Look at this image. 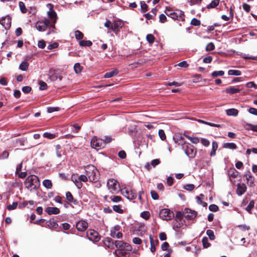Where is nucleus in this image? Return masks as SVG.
<instances>
[{"instance_id":"6e6d98bb","label":"nucleus","mask_w":257,"mask_h":257,"mask_svg":"<svg viewBox=\"0 0 257 257\" xmlns=\"http://www.w3.org/2000/svg\"><path fill=\"white\" fill-rule=\"evenodd\" d=\"M141 7L143 12H146L148 11V6L144 2H141Z\"/></svg>"},{"instance_id":"aec40b11","label":"nucleus","mask_w":257,"mask_h":257,"mask_svg":"<svg viewBox=\"0 0 257 257\" xmlns=\"http://www.w3.org/2000/svg\"><path fill=\"white\" fill-rule=\"evenodd\" d=\"M244 176L246 177V183L250 187L254 186V178L250 172L248 171L247 173L244 175Z\"/></svg>"},{"instance_id":"b1692460","label":"nucleus","mask_w":257,"mask_h":257,"mask_svg":"<svg viewBox=\"0 0 257 257\" xmlns=\"http://www.w3.org/2000/svg\"><path fill=\"white\" fill-rule=\"evenodd\" d=\"M240 91V89L238 87L230 86L226 88V93H228L230 94L238 93Z\"/></svg>"},{"instance_id":"a878e982","label":"nucleus","mask_w":257,"mask_h":257,"mask_svg":"<svg viewBox=\"0 0 257 257\" xmlns=\"http://www.w3.org/2000/svg\"><path fill=\"white\" fill-rule=\"evenodd\" d=\"M184 136L194 144H197L199 143L200 140L198 137L190 136L186 135V133L184 134Z\"/></svg>"},{"instance_id":"4c0bfd02","label":"nucleus","mask_w":257,"mask_h":257,"mask_svg":"<svg viewBox=\"0 0 257 257\" xmlns=\"http://www.w3.org/2000/svg\"><path fill=\"white\" fill-rule=\"evenodd\" d=\"M226 149L235 150L237 149V146L233 143H226Z\"/></svg>"},{"instance_id":"c756f323","label":"nucleus","mask_w":257,"mask_h":257,"mask_svg":"<svg viewBox=\"0 0 257 257\" xmlns=\"http://www.w3.org/2000/svg\"><path fill=\"white\" fill-rule=\"evenodd\" d=\"M74 69L76 74H80L83 70V67L80 65V63H77L74 66Z\"/></svg>"},{"instance_id":"dca6fc26","label":"nucleus","mask_w":257,"mask_h":257,"mask_svg":"<svg viewBox=\"0 0 257 257\" xmlns=\"http://www.w3.org/2000/svg\"><path fill=\"white\" fill-rule=\"evenodd\" d=\"M239 172L234 168H231L228 171V175L229 177L230 181L234 184L235 182V179L238 176Z\"/></svg>"},{"instance_id":"f3484780","label":"nucleus","mask_w":257,"mask_h":257,"mask_svg":"<svg viewBox=\"0 0 257 257\" xmlns=\"http://www.w3.org/2000/svg\"><path fill=\"white\" fill-rule=\"evenodd\" d=\"M0 24L6 29H8L11 26V18L9 16L4 17L1 20Z\"/></svg>"},{"instance_id":"c85d7f7f","label":"nucleus","mask_w":257,"mask_h":257,"mask_svg":"<svg viewBox=\"0 0 257 257\" xmlns=\"http://www.w3.org/2000/svg\"><path fill=\"white\" fill-rule=\"evenodd\" d=\"M242 80L241 77H236L232 79H230V77H226V81H227V83L230 84L232 83H234L237 82H240Z\"/></svg>"},{"instance_id":"de8ad7c7","label":"nucleus","mask_w":257,"mask_h":257,"mask_svg":"<svg viewBox=\"0 0 257 257\" xmlns=\"http://www.w3.org/2000/svg\"><path fill=\"white\" fill-rule=\"evenodd\" d=\"M110 199L113 202H118L121 200V197L119 196H112L110 197Z\"/></svg>"},{"instance_id":"f03ea898","label":"nucleus","mask_w":257,"mask_h":257,"mask_svg":"<svg viewBox=\"0 0 257 257\" xmlns=\"http://www.w3.org/2000/svg\"><path fill=\"white\" fill-rule=\"evenodd\" d=\"M86 174L91 182H96L98 179V171L93 165H88L85 169Z\"/></svg>"},{"instance_id":"423d86ee","label":"nucleus","mask_w":257,"mask_h":257,"mask_svg":"<svg viewBox=\"0 0 257 257\" xmlns=\"http://www.w3.org/2000/svg\"><path fill=\"white\" fill-rule=\"evenodd\" d=\"M160 217L164 220H170L174 217V213L170 209L164 208L160 211Z\"/></svg>"},{"instance_id":"0e129e2a","label":"nucleus","mask_w":257,"mask_h":257,"mask_svg":"<svg viewBox=\"0 0 257 257\" xmlns=\"http://www.w3.org/2000/svg\"><path fill=\"white\" fill-rule=\"evenodd\" d=\"M160 163V160L156 159H154L151 161V165L153 167H155L157 165H159Z\"/></svg>"},{"instance_id":"ddd939ff","label":"nucleus","mask_w":257,"mask_h":257,"mask_svg":"<svg viewBox=\"0 0 257 257\" xmlns=\"http://www.w3.org/2000/svg\"><path fill=\"white\" fill-rule=\"evenodd\" d=\"M173 140L175 144L178 145H181L182 147L186 145L188 143H186L184 140L183 136L179 133L176 134L173 137Z\"/></svg>"},{"instance_id":"6e6552de","label":"nucleus","mask_w":257,"mask_h":257,"mask_svg":"<svg viewBox=\"0 0 257 257\" xmlns=\"http://www.w3.org/2000/svg\"><path fill=\"white\" fill-rule=\"evenodd\" d=\"M105 146V143L102 139L97 138L93 137L91 141V146L92 148L96 150H99L103 148Z\"/></svg>"},{"instance_id":"39448f33","label":"nucleus","mask_w":257,"mask_h":257,"mask_svg":"<svg viewBox=\"0 0 257 257\" xmlns=\"http://www.w3.org/2000/svg\"><path fill=\"white\" fill-rule=\"evenodd\" d=\"M182 149L185 151V154L190 158H194L196 154L197 151L195 147L187 143L182 147Z\"/></svg>"},{"instance_id":"603ef678","label":"nucleus","mask_w":257,"mask_h":257,"mask_svg":"<svg viewBox=\"0 0 257 257\" xmlns=\"http://www.w3.org/2000/svg\"><path fill=\"white\" fill-rule=\"evenodd\" d=\"M58 74H59L58 73L54 72L51 75H50L49 78L52 81H56L58 79Z\"/></svg>"},{"instance_id":"4468645a","label":"nucleus","mask_w":257,"mask_h":257,"mask_svg":"<svg viewBox=\"0 0 257 257\" xmlns=\"http://www.w3.org/2000/svg\"><path fill=\"white\" fill-rule=\"evenodd\" d=\"M123 25V24L121 21L116 20L114 21L111 24L110 29L115 33V34H117L119 31L120 29L122 27Z\"/></svg>"},{"instance_id":"0eeeda50","label":"nucleus","mask_w":257,"mask_h":257,"mask_svg":"<svg viewBox=\"0 0 257 257\" xmlns=\"http://www.w3.org/2000/svg\"><path fill=\"white\" fill-rule=\"evenodd\" d=\"M108 190L112 193H116L119 190V185L117 181L113 179H109L107 182Z\"/></svg>"},{"instance_id":"c9c22d12","label":"nucleus","mask_w":257,"mask_h":257,"mask_svg":"<svg viewBox=\"0 0 257 257\" xmlns=\"http://www.w3.org/2000/svg\"><path fill=\"white\" fill-rule=\"evenodd\" d=\"M219 0H213L211 3L207 6V9H211L215 8L219 4Z\"/></svg>"},{"instance_id":"9d476101","label":"nucleus","mask_w":257,"mask_h":257,"mask_svg":"<svg viewBox=\"0 0 257 257\" xmlns=\"http://www.w3.org/2000/svg\"><path fill=\"white\" fill-rule=\"evenodd\" d=\"M121 194L126 197L128 199L133 200L136 198L137 194L134 191L130 188H124L121 189Z\"/></svg>"},{"instance_id":"4d7b16f0","label":"nucleus","mask_w":257,"mask_h":257,"mask_svg":"<svg viewBox=\"0 0 257 257\" xmlns=\"http://www.w3.org/2000/svg\"><path fill=\"white\" fill-rule=\"evenodd\" d=\"M141 216L142 218L145 219H148L149 218L150 214L148 211H144L141 213Z\"/></svg>"},{"instance_id":"f8f14e48","label":"nucleus","mask_w":257,"mask_h":257,"mask_svg":"<svg viewBox=\"0 0 257 257\" xmlns=\"http://www.w3.org/2000/svg\"><path fill=\"white\" fill-rule=\"evenodd\" d=\"M120 226L118 225H115L110 230V236L113 238H121L122 233L119 232Z\"/></svg>"},{"instance_id":"a19ab883","label":"nucleus","mask_w":257,"mask_h":257,"mask_svg":"<svg viewBox=\"0 0 257 257\" xmlns=\"http://www.w3.org/2000/svg\"><path fill=\"white\" fill-rule=\"evenodd\" d=\"M19 5L22 13L23 14L26 13L27 10L25 7L24 3L22 2H19Z\"/></svg>"},{"instance_id":"4be33fe9","label":"nucleus","mask_w":257,"mask_h":257,"mask_svg":"<svg viewBox=\"0 0 257 257\" xmlns=\"http://www.w3.org/2000/svg\"><path fill=\"white\" fill-rule=\"evenodd\" d=\"M151 243V251L152 252H154L156 250V246L158 245L159 240L158 239L154 240L153 236L152 235H150L149 236Z\"/></svg>"},{"instance_id":"bb28decb","label":"nucleus","mask_w":257,"mask_h":257,"mask_svg":"<svg viewBox=\"0 0 257 257\" xmlns=\"http://www.w3.org/2000/svg\"><path fill=\"white\" fill-rule=\"evenodd\" d=\"M226 113L229 116H236L238 113V111L235 108H230L226 110Z\"/></svg>"},{"instance_id":"7ed1b4c3","label":"nucleus","mask_w":257,"mask_h":257,"mask_svg":"<svg viewBox=\"0 0 257 257\" xmlns=\"http://www.w3.org/2000/svg\"><path fill=\"white\" fill-rule=\"evenodd\" d=\"M25 184L26 188L30 191L36 190L39 185V178L35 175H30L27 178Z\"/></svg>"},{"instance_id":"393cba45","label":"nucleus","mask_w":257,"mask_h":257,"mask_svg":"<svg viewBox=\"0 0 257 257\" xmlns=\"http://www.w3.org/2000/svg\"><path fill=\"white\" fill-rule=\"evenodd\" d=\"M66 197L67 200L69 202L73 203L75 205H77L78 204V201L73 198V197L71 192H67L66 193Z\"/></svg>"},{"instance_id":"6ab92c4d","label":"nucleus","mask_w":257,"mask_h":257,"mask_svg":"<svg viewBox=\"0 0 257 257\" xmlns=\"http://www.w3.org/2000/svg\"><path fill=\"white\" fill-rule=\"evenodd\" d=\"M246 186L244 183H238L236 190V194L238 196H241L246 191Z\"/></svg>"},{"instance_id":"412c9836","label":"nucleus","mask_w":257,"mask_h":257,"mask_svg":"<svg viewBox=\"0 0 257 257\" xmlns=\"http://www.w3.org/2000/svg\"><path fill=\"white\" fill-rule=\"evenodd\" d=\"M103 243L105 246L109 248H113L115 246V242H114L112 239L109 237L105 238L103 240Z\"/></svg>"},{"instance_id":"09e8293b","label":"nucleus","mask_w":257,"mask_h":257,"mask_svg":"<svg viewBox=\"0 0 257 257\" xmlns=\"http://www.w3.org/2000/svg\"><path fill=\"white\" fill-rule=\"evenodd\" d=\"M39 84L40 85V89L41 90H45L47 88V84L43 81H39Z\"/></svg>"},{"instance_id":"9b49d317","label":"nucleus","mask_w":257,"mask_h":257,"mask_svg":"<svg viewBox=\"0 0 257 257\" xmlns=\"http://www.w3.org/2000/svg\"><path fill=\"white\" fill-rule=\"evenodd\" d=\"M183 214L184 217L187 219L192 220L196 217L197 212L189 208H185L183 212Z\"/></svg>"},{"instance_id":"864d4df0","label":"nucleus","mask_w":257,"mask_h":257,"mask_svg":"<svg viewBox=\"0 0 257 257\" xmlns=\"http://www.w3.org/2000/svg\"><path fill=\"white\" fill-rule=\"evenodd\" d=\"M18 206V203L17 202H14L12 204H10L7 206V209L9 210L15 209Z\"/></svg>"},{"instance_id":"f257e3e1","label":"nucleus","mask_w":257,"mask_h":257,"mask_svg":"<svg viewBox=\"0 0 257 257\" xmlns=\"http://www.w3.org/2000/svg\"><path fill=\"white\" fill-rule=\"evenodd\" d=\"M47 8L49 11L47 12L48 18H44L42 20L37 21L35 24L36 28L40 32H43L47 28L54 29L55 25L56 23L57 17L56 12L53 10V5L51 4L47 5Z\"/></svg>"},{"instance_id":"052dcab7","label":"nucleus","mask_w":257,"mask_h":257,"mask_svg":"<svg viewBox=\"0 0 257 257\" xmlns=\"http://www.w3.org/2000/svg\"><path fill=\"white\" fill-rule=\"evenodd\" d=\"M151 196H152V198L154 199V200H157L159 199V195L155 191H154V190L151 191Z\"/></svg>"},{"instance_id":"37998d69","label":"nucleus","mask_w":257,"mask_h":257,"mask_svg":"<svg viewBox=\"0 0 257 257\" xmlns=\"http://www.w3.org/2000/svg\"><path fill=\"white\" fill-rule=\"evenodd\" d=\"M224 74V72L223 71H214L211 73V76L213 77H216L218 76H222Z\"/></svg>"},{"instance_id":"69168bd1","label":"nucleus","mask_w":257,"mask_h":257,"mask_svg":"<svg viewBox=\"0 0 257 257\" xmlns=\"http://www.w3.org/2000/svg\"><path fill=\"white\" fill-rule=\"evenodd\" d=\"M38 46L39 48H41V49L44 48L46 46V43H45V41H44L43 40L39 41L38 43Z\"/></svg>"},{"instance_id":"a18cd8bd","label":"nucleus","mask_w":257,"mask_h":257,"mask_svg":"<svg viewBox=\"0 0 257 257\" xmlns=\"http://www.w3.org/2000/svg\"><path fill=\"white\" fill-rule=\"evenodd\" d=\"M206 234H207V235L209 236V238L211 240H214V239L215 236H214V232H213V230H210V229L207 230V231H206Z\"/></svg>"},{"instance_id":"f704fd0d","label":"nucleus","mask_w":257,"mask_h":257,"mask_svg":"<svg viewBox=\"0 0 257 257\" xmlns=\"http://www.w3.org/2000/svg\"><path fill=\"white\" fill-rule=\"evenodd\" d=\"M196 120L200 123H204L205 124H207L211 126H214V127H220V125L219 124H215L213 123L201 120V119H196Z\"/></svg>"},{"instance_id":"a211bd4d","label":"nucleus","mask_w":257,"mask_h":257,"mask_svg":"<svg viewBox=\"0 0 257 257\" xmlns=\"http://www.w3.org/2000/svg\"><path fill=\"white\" fill-rule=\"evenodd\" d=\"M77 229L79 231H84L88 227V223L84 220H80L76 224Z\"/></svg>"},{"instance_id":"3c124183","label":"nucleus","mask_w":257,"mask_h":257,"mask_svg":"<svg viewBox=\"0 0 257 257\" xmlns=\"http://www.w3.org/2000/svg\"><path fill=\"white\" fill-rule=\"evenodd\" d=\"M191 24L193 26H198L200 25L201 22H200V20H199L196 18H193L191 20Z\"/></svg>"},{"instance_id":"7c9ffc66","label":"nucleus","mask_w":257,"mask_h":257,"mask_svg":"<svg viewBox=\"0 0 257 257\" xmlns=\"http://www.w3.org/2000/svg\"><path fill=\"white\" fill-rule=\"evenodd\" d=\"M43 186L47 189H51L52 187V183L50 180L45 179L43 181Z\"/></svg>"},{"instance_id":"13d9d810","label":"nucleus","mask_w":257,"mask_h":257,"mask_svg":"<svg viewBox=\"0 0 257 257\" xmlns=\"http://www.w3.org/2000/svg\"><path fill=\"white\" fill-rule=\"evenodd\" d=\"M242 8L247 13H249L250 11V5H249L246 3H243L242 4Z\"/></svg>"},{"instance_id":"72a5a7b5","label":"nucleus","mask_w":257,"mask_h":257,"mask_svg":"<svg viewBox=\"0 0 257 257\" xmlns=\"http://www.w3.org/2000/svg\"><path fill=\"white\" fill-rule=\"evenodd\" d=\"M79 45L80 46L82 47H85V46H91L92 45V43L91 41L89 40H81L79 42Z\"/></svg>"},{"instance_id":"473e14b6","label":"nucleus","mask_w":257,"mask_h":257,"mask_svg":"<svg viewBox=\"0 0 257 257\" xmlns=\"http://www.w3.org/2000/svg\"><path fill=\"white\" fill-rule=\"evenodd\" d=\"M229 75H234V76H239L241 74V72L240 70H229L227 72Z\"/></svg>"},{"instance_id":"5701e85b","label":"nucleus","mask_w":257,"mask_h":257,"mask_svg":"<svg viewBox=\"0 0 257 257\" xmlns=\"http://www.w3.org/2000/svg\"><path fill=\"white\" fill-rule=\"evenodd\" d=\"M46 211L49 215L57 214L60 213V209L55 207H48L46 208Z\"/></svg>"},{"instance_id":"5fc2aeb1","label":"nucleus","mask_w":257,"mask_h":257,"mask_svg":"<svg viewBox=\"0 0 257 257\" xmlns=\"http://www.w3.org/2000/svg\"><path fill=\"white\" fill-rule=\"evenodd\" d=\"M112 208L113 210L116 212L122 213L123 212V210L120 208V207L119 205H114L113 206Z\"/></svg>"},{"instance_id":"2f4dec72","label":"nucleus","mask_w":257,"mask_h":257,"mask_svg":"<svg viewBox=\"0 0 257 257\" xmlns=\"http://www.w3.org/2000/svg\"><path fill=\"white\" fill-rule=\"evenodd\" d=\"M254 206V201L253 200H251L249 202V204L245 208V210L248 212L249 213H251V211Z\"/></svg>"},{"instance_id":"ea45409f","label":"nucleus","mask_w":257,"mask_h":257,"mask_svg":"<svg viewBox=\"0 0 257 257\" xmlns=\"http://www.w3.org/2000/svg\"><path fill=\"white\" fill-rule=\"evenodd\" d=\"M75 36L77 40H81L83 38V33L79 30H76L75 32Z\"/></svg>"},{"instance_id":"2eb2a0df","label":"nucleus","mask_w":257,"mask_h":257,"mask_svg":"<svg viewBox=\"0 0 257 257\" xmlns=\"http://www.w3.org/2000/svg\"><path fill=\"white\" fill-rule=\"evenodd\" d=\"M87 235L90 240L93 241H98L100 239V237L98 235V233L93 230L88 231L87 232Z\"/></svg>"},{"instance_id":"bf43d9fd","label":"nucleus","mask_w":257,"mask_h":257,"mask_svg":"<svg viewBox=\"0 0 257 257\" xmlns=\"http://www.w3.org/2000/svg\"><path fill=\"white\" fill-rule=\"evenodd\" d=\"M214 45L212 43H210L207 44L206 47V50L207 51H212L214 49Z\"/></svg>"},{"instance_id":"1a4fd4ad","label":"nucleus","mask_w":257,"mask_h":257,"mask_svg":"<svg viewBox=\"0 0 257 257\" xmlns=\"http://www.w3.org/2000/svg\"><path fill=\"white\" fill-rule=\"evenodd\" d=\"M115 246L122 251H130L132 250L131 245L121 240H116L115 241Z\"/></svg>"},{"instance_id":"680f3d73","label":"nucleus","mask_w":257,"mask_h":257,"mask_svg":"<svg viewBox=\"0 0 257 257\" xmlns=\"http://www.w3.org/2000/svg\"><path fill=\"white\" fill-rule=\"evenodd\" d=\"M159 21L161 23H164L167 21V17L164 14H161L159 16Z\"/></svg>"},{"instance_id":"79ce46f5","label":"nucleus","mask_w":257,"mask_h":257,"mask_svg":"<svg viewBox=\"0 0 257 257\" xmlns=\"http://www.w3.org/2000/svg\"><path fill=\"white\" fill-rule=\"evenodd\" d=\"M203 246L204 248H207L210 246V243L208 242V238L204 237L202 240Z\"/></svg>"},{"instance_id":"c03bdc74","label":"nucleus","mask_w":257,"mask_h":257,"mask_svg":"<svg viewBox=\"0 0 257 257\" xmlns=\"http://www.w3.org/2000/svg\"><path fill=\"white\" fill-rule=\"evenodd\" d=\"M146 39L150 44H153L155 40V37L152 34H148L147 35Z\"/></svg>"},{"instance_id":"8fccbe9b","label":"nucleus","mask_w":257,"mask_h":257,"mask_svg":"<svg viewBox=\"0 0 257 257\" xmlns=\"http://www.w3.org/2000/svg\"><path fill=\"white\" fill-rule=\"evenodd\" d=\"M43 136L45 138H48L49 139H54L56 137L55 134H51V133H47V132L44 133Z\"/></svg>"},{"instance_id":"774afa93","label":"nucleus","mask_w":257,"mask_h":257,"mask_svg":"<svg viewBox=\"0 0 257 257\" xmlns=\"http://www.w3.org/2000/svg\"><path fill=\"white\" fill-rule=\"evenodd\" d=\"M248 111L250 113L257 115V109L253 107H250L248 109Z\"/></svg>"},{"instance_id":"338daca9","label":"nucleus","mask_w":257,"mask_h":257,"mask_svg":"<svg viewBox=\"0 0 257 257\" xmlns=\"http://www.w3.org/2000/svg\"><path fill=\"white\" fill-rule=\"evenodd\" d=\"M193 184H187L184 186V188L188 191H192L194 188Z\"/></svg>"},{"instance_id":"49530a36","label":"nucleus","mask_w":257,"mask_h":257,"mask_svg":"<svg viewBox=\"0 0 257 257\" xmlns=\"http://www.w3.org/2000/svg\"><path fill=\"white\" fill-rule=\"evenodd\" d=\"M159 136L161 140L164 141L166 139L165 133L163 130H160L159 131Z\"/></svg>"},{"instance_id":"20e7f679","label":"nucleus","mask_w":257,"mask_h":257,"mask_svg":"<svg viewBox=\"0 0 257 257\" xmlns=\"http://www.w3.org/2000/svg\"><path fill=\"white\" fill-rule=\"evenodd\" d=\"M165 13L168 17L174 20L182 19L183 16V12L182 11L179 10L174 11L170 9H166Z\"/></svg>"},{"instance_id":"cd10ccee","label":"nucleus","mask_w":257,"mask_h":257,"mask_svg":"<svg viewBox=\"0 0 257 257\" xmlns=\"http://www.w3.org/2000/svg\"><path fill=\"white\" fill-rule=\"evenodd\" d=\"M117 74L118 71L116 69H114L112 71L106 73L104 77L106 78H110L117 75Z\"/></svg>"},{"instance_id":"e433bc0d","label":"nucleus","mask_w":257,"mask_h":257,"mask_svg":"<svg viewBox=\"0 0 257 257\" xmlns=\"http://www.w3.org/2000/svg\"><path fill=\"white\" fill-rule=\"evenodd\" d=\"M212 150L210 153V155L211 156H214L215 155V152L218 148L217 143L216 142H213L212 144Z\"/></svg>"},{"instance_id":"e2e57ef3","label":"nucleus","mask_w":257,"mask_h":257,"mask_svg":"<svg viewBox=\"0 0 257 257\" xmlns=\"http://www.w3.org/2000/svg\"><path fill=\"white\" fill-rule=\"evenodd\" d=\"M209 209L211 211H217L218 210V207L215 204H211L209 206Z\"/></svg>"},{"instance_id":"58836bf2","label":"nucleus","mask_w":257,"mask_h":257,"mask_svg":"<svg viewBox=\"0 0 257 257\" xmlns=\"http://www.w3.org/2000/svg\"><path fill=\"white\" fill-rule=\"evenodd\" d=\"M29 66V64L26 62H23L19 66V68L23 70V71H26L27 70Z\"/></svg>"}]
</instances>
